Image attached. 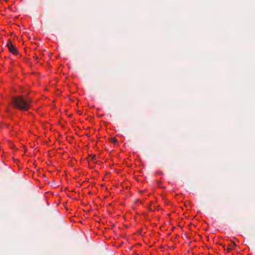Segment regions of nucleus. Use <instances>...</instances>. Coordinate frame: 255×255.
Segmentation results:
<instances>
[{"mask_svg": "<svg viewBox=\"0 0 255 255\" xmlns=\"http://www.w3.org/2000/svg\"><path fill=\"white\" fill-rule=\"evenodd\" d=\"M231 243H232V245H231L230 247H232L236 246V244L234 241H232Z\"/></svg>", "mask_w": 255, "mask_h": 255, "instance_id": "nucleus-3", "label": "nucleus"}, {"mask_svg": "<svg viewBox=\"0 0 255 255\" xmlns=\"http://www.w3.org/2000/svg\"><path fill=\"white\" fill-rule=\"evenodd\" d=\"M31 102V99L29 97L24 98L23 96H18L11 98V104L13 107L22 111H28Z\"/></svg>", "mask_w": 255, "mask_h": 255, "instance_id": "nucleus-1", "label": "nucleus"}, {"mask_svg": "<svg viewBox=\"0 0 255 255\" xmlns=\"http://www.w3.org/2000/svg\"><path fill=\"white\" fill-rule=\"evenodd\" d=\"M232 250V248L231 247H228V248H227V251L228 252H230L231 250Z\"/></svg>", "mask_w": 255, "mask_h": 255, "instance_id": "nucleus-4", "label": "nucleus"}, {"mask_svg": "<svg viewBox=\"0 0 255 255\" xmlns=\"http://www.w3.org/2000/svg\"><path fill=\"white\" fill-rule=\"evenodd\" d=\"M6 46L7 47L9 51L14 55L18 54V51L15 46L12 44L11 42L10 39L8 40V42L6 44Z\"/></svg>", "mask_w": 255, "mask_h": 255, "instance_id": "nucleus-2", "label": "nucleus"}, {"mask_svg": "<svg viewBox=\"0 0 255 255\" xmlns=\"http://www.w3.org/2000/svg\"><path fill=\"white\" fill-rule=\"evenodd\" d=\"M113 142H115V143L117 142V140L116 138H114L113 139Z\"/></svg>", "mask_w": 255, "mask_h": 255, "instance_id": "nucleus-5", "label": "nucleus"}]
</instances>
